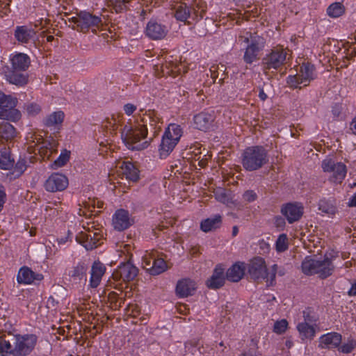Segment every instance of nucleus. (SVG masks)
Instances as JSON below:
<instances>
[{
  "instance_id": "22",
  "label": "nucleus",
  "mask_w": 356,
  "mask_h": 356,
  "mask_svg": "<svg viewBox=\"0 0 356 356\" xmlns=\"http://www.w3.org/2000/svg\"><path fill=\"white\" fill-rule=\"evenodd\" d=\"M214 119L213 113L201 112L194 116L193 120L197 129L207 131L212 127Z\"/></svg>"
},
{
  "instance_id": "11",
  "label": "nucleus",
  "mask_w": 356,
  "mask_h": 356,
  "mask_svg": "<svg viewBox=\"0 0 356 356\" xmlns=\"http://www.w3.org/2000/svg\"><path fill=\"white\" fill-rule=\"evenodd\" d=\"M14 341V356H26L34 348L37 337L35 334L16 335L12 337Z\"/></svg>"
},
{
  "instance_id": "36",
  "label": "nucleus",
  "mask_w": 356,
  "mask_h": 356,
  "mask_svg": "<svg viewBox=\"0 0 356 356\" xmlns=\"http://www.w3.org/2000/svg\"><path fill=\"white\" fill-rule=\"evenodd\" d=\"M318 209L324 213L334 214L337 211L335 201L333 199H322L318 202Z\"/></svg>"
},
{
  "instance_id": "17",
  "label": "nucleus",
  "mask_w": 356,
  "mask_h": 356,
  "mask_svg": "<svg viewBox=\"0 0 356 356\" xmlns=\"http://www.w3.org/2000/svg\"><path fill=\"white\" fill-rule=\"evenodd\" d=\"M68 186V179L63 174L54 173L45 181L44 188L47 191H64Z\"/></svg>"
},
{
  "instance_id": "51",
  "label": "nucleus",
  "mask_w": 356,
  "mask_h": 356,
  "mask_svg": "<svg viewBox=\"0 0 356 356\" xmlns=\"http://www.w3.org/2000/svg\"><path fill=\"white\" fill-rule=\"evenodd\" d=\"M155 257L151 254L145 255L143 257V268L146 269V267H150L152 265L153 259Z\"/></svg>"
},
{
  "instance_id": "25",
  "label": "nucleus",
  "mask_w": 356,
  "mask_h": 356,
  "mask_svg": "<svg viewBox=\"0 0 356 356\" xmlns=\"http://www.w3.org/2000/svg\"><path fill=\"white\" fill-rule=\"evenodd\" d=\"M196 284L190 279H184L177 284V294L181 298L192 296L196 289Z\"/></svg>"
},
{
  "instance_id": "59",
  "label": "nucleus",
  "mask_w": 356,
  "mask_h": 356,
  "mask_svg": "<svg viewBox=\"0 0 356 356\" xmlns=\"http://www.w3.org/2000/svg\"><path fill=\"white\" fill-rule=\"evenodd\" d=\"M350 207H356V193L352 196L348 202Z\"/></svg>"
},
{
  "instance_id": "41",
  "label": "nucleus",
  "mask_w": 356,
  "mask_h": 356,
  "mask_svg": "<svg viewBox=\"0 0 356 356\" xmlns=\"http://www.w3.org/2000/svg\"><path fill=\"white\" fill-rule=\"evenodd\" d=\"M276 250L279 252H284L288 249L289 240L286 234H282L279 236L275 243Z\"/></svg>"
},
{
  "instance_id": "9",
  "label": "nucleus",
  "mask_w": 356,
  "mask_h": 356,
  "mask_svg": "<svg viewBox=\"0 0 356 356\" xmlns=\"http://www.w3.org/2000/svg\"><path fill=\"white\" fill-rule=\"evenodd\" d=\"M316 76V67L309 62L303 63L300 66V72L295 75H289L287 77V83L293 86L295 89H302L298 85L307 86L311 81Z\"/></svg>"
},
{
  "instance_id": "60",
  "label": "nucleus",
  "mask_w": 356,
  "mask_h": 356,
  "mask_svg": "<svg viewBox=\"0 0 356 356\" xmlns=\"http://www.w3.org/2000/svg\"><path fill=\"white\" fill-rule=\"evenodd\" d=\"M350 129L353 133L356 135V117L353 120L350 124Z\"/></svg>"
},
{
  "instance_id": "29",
  "label": "nucleus",
  "mask_w": 356,
  "mask_h": 356,
  "mask_svg": "<svg viewBox=\"0 0 356 356\" xmlns=\"http://www.w3.org/2000/svg\"><path fill=\"white\" fill-rule=\"evenodd\" d=\"M222 216L219 214L208 218L201 222L200 228L204 232H209L220 227Z\"/></svg>"
},
{
  "instance_id": "47",
  "label": "nucleus",
  "mask_w": 356,
  "mask_h": 356,
  "mask_svg": "<svg viewBox=\"0 0 356 356\" xmlns=\"http://www.w3.org/2000/svg\"><path fill=\"white\" fill-rule=\"evenodd\" d=\"M257 199V194L252 190H248L243 194V200L246 202H252Z\"/></svg>"
},
{
  "instance_id": "58",
  "label": "nucleus",
  "mask_w": 356,
  "mask_h": 356,
  "mask_svg": "<svg viewBox=\"0 0 356 356\" xmlns=\"http://www.w3.org/2000/svg\"><path fill=\"white\" fill-rule=\"evenodd\" d=\"M348 294L350 296H354L356 295V282H355L350 290L348 291Z\"/></svg>"
},
{
  "instance_id": "30",
  "label": "nucleus",
  "mask_w": 356,
  "mask_h": 356,
  "mask_svg": "<svg viewBox=\"0 0 356 356\" xmlns=\"http://www.w3.org/2000/svg\"><path fill=\"white\" fill-rule=\"evenodd\" d=\"M19 71H10L6 74V80L11 84L17 87H24L28 82V76L26 74L19 73Z\"/></svg>"
},
{
  "instance_id": "28",
  "label": "nucleus",
  "mask_w": 356,
  "mask_h": 356,
  "mask_svg": "<svg viewBox=\"0 0 356 356\" xmlns=\"http://www.w3.org/2000/svg\"><path fill=\"white\" fill-rule=\"evenodd\" d=\"M224 270L220 267H216L211 278L207 281V285L211 289H218L225 282Z\"/></svg>"
},
{
  "instance_id": "21",
  "label": "nucleus",
  "mask_w": 356,
  "mask_h": 356,
  "mask_svg": "<svg viewBox=\"0 0 356 356\" xmlns=\"http://www.w3.org/2000/svg\"><path fill=\"white\" fill-rule=\"evenodd\" d=\"M43 279V275L33 272L27 266L22 267L17 274V280L19 284H30L35 280L40 281Z\"/></svg>"
},
{
  "instance_id": "54",
  "label": "nucleus",
  "mask_w": 356,
  "mask_h": 356,
  "mask_svg": "<svg viewBox=\"0 0 356 356\" xmlns=\"http://www.w3.org/2000/svg\"><path fill=\"white\" fill-rule=\"evenodd\" d=\"M342 111V106L340 104H335L332 109V113L334 118H339Z\"/></svg>"
},
{
  "instance_id": "52",
  "label": "nucleus",
  "mask_w": 356,
  "mask_h": 356,
  "mask_svg": "<svg viewBox=\"0 0 356 356\" xmlns=\"http://www.w3.org/2000/svg\"><path fill=\"white\" fill-rule=\"evenodd\" d=\"M136 110V106L132 104L128 103L124 106V111L127 115H131Z\"/></svg>"
},
{
  "instance_id": "33",
  "label": "nucleus",
  "mask_w": 356,
  "mask_h": 356,
  "mask_svg": "<svg viewBox=\"0 0 356 356\" xmlns=\"http://www.w3.org/2000/svg\"><path fill=\"white\" fill-rule=\"evenodd\" d=\"M244 275V267L242 265L234 264L230 267L226 273L227 279L231 282H237Z\"/></svg>"
},
{
  "instance_id": "57",
  "label": "nucleus",
  "mask_w": 356,
  "mask_h": 356,
  "mask_svg": "<svg viewBox=\"0 0 356 356\" xmlns=\"http://www.w3.org/2000/svg\"><path fill=\"white\" fill-rule=\"evenodd\" d=\"M210 72L212 79L215 81L218 76V71L216 70V65H213L210 68Z\"/></svg>"
},
{
  "instance_id": "35",
  "label": "nucleus",
  "mask_w": 356,
  "mask_h": 356,
  "mask_svg": "<svg viewBox=\"0 0 356 356\" xmlns=\"http://www.w3.org/2000/svg\"><path fill=\"white\" fill-rule=\"evenodd\" d=\"M167 268L165 261L163 259H153L152 265L150 267H146V270L153 275H159L164 272Z\"/></svg>"
},
{
  "instance_id": "43",
  "label": "nucleus",
  "mask_w": 356,
  "mask_h": 356,
  "mask_svg": "<svg viewBox=\"0 0 356 356\" xmlns=\"http://www.w3.org/2000/svg\"><path fill=\"white\" fill-rule=\"evenodd\" d=\"M216 199L223 204H227L230 202V198L227 191L222 188H219L214 191Z\"/></svg>"
},
{
  "instance_id": "14",
  "label": "nucleus",
  "mask_w": 356,
  "mask_h": 356,
  "mask_svg": "<svg viewBox=\"0 0 356 356\" xmlns=\"http://www.w3.org/2000/svg\"><path fill=\"white\" fill-rule=\"evenodd\" d=\"M138 269L130 261L122 263L118 269L113 273V277L117 280L129 282L137 276Z\"/></svg>"
},
{
  "instance_id": "18",
  "label": "nucleus",
  "mask_w": 356,
  "mask_h": 356,
  "mask_svg": "<svg viewBox=\"0 0 356 356\" xmlns=\"http://www.w3.org/2000/svg\"><path fill=\"white\" fill-rule=\"evenodd\" d=\"M10 62L15 71L24 72L31 65L30 57L24 53L15 52L10 55Z\"/></svg>"
},
{
  "instance_id": "13",
  "label": "nucleus",
  "mask_w": 356,
  "mask_h": 356,
  "mask_svg": "<svg viewBox=\"0 0 356 356\" xmlns=\"http://www.w3.org/2000/svg\"><path fill=\"white\" fill-rule=\"evenodd\" d=\"M144 33L151 40H160L167 35L168 28L159 20L152 18L147 23Z\"/></svg>"
},
{
  "instance_id": "40",
  "label": "nucleus",
  "mask_w": 356,
  "mask_h": 356,
  "mask_svg": "<svg viewBox=\"0 0 356 356\" xmlns=\"http://www.w3.org/2000/svg\"><path fill=\"white\" fill-rule=\"evenodd\" d=\"M0 135L6 139H10L15 136V129L9 122H3L0 124Z\"/></svg>"
},
{
  "instance_id": "31",
  "label": "nucleus",
  "mask_w": 356,
  "mask_h": 356,
  "mask_svg": "<svg viewBox=\"0 0 356 356\" xmlns=\"http://www.w3.org/2000/svg\"><path fill=\"white\" fill-rule=\"evenodd\" d=\"M65 114L63 111H55L49 115L44 120V124L47 127H55V129H60L62 123L63 122Z\"/></svg>"
},
{
  "instance_id": "4",
  "label": "nucleus",
  "mask_w": 356,
  "mask_h": 356,
  "mask_svg": "<svg viewBox=\"0 0 356 356\" xmlns=\"http://www.w3.org/2000/svg\"><path fill=\"white\" fill-rule=\"evenodd\" d=\"M238 40L241 44H246L243 60L246 64L251 65L259 59V55L265 46L262 37L247 32L244 36L240 35Z\"/></svg>"
},
{
  "instance_id": "55",
  "label": "nucleus",
  "mask_w": 356,
  "mask_h": 356,
  "mask_svg": "<svg viewBox=\"0 0 356 356\" xmlns=\"http://www.w3.org/2000/svg\"><path fill=\"white\" fill-rule=\"evenodd\" d=\"M275 225L277 227H283L285 225V220L281 216H277L275 218Z\"/></svg>"
},
{
  "instance_id": "39",
  "label": "nucleus",
  "mask_w": 356,
  "mask_h": 356,
  "mask_svg": "<svg viewBox=\"0 0 356 356\" xmlns=\"http://www.w3.org/2000/svg\"><path fill=\"white\" fill-rule=\"evenodd\" d=\"M14 160L10 158V152L4 149L0 151V168L9 170L13 166Z\"/></svg>"
},
{
  "instance_id": "26",
  "label": "nucleus",
  "mask_w": 356,
  "mask_h": 356,
  "mask_svg": "<svg viewBox=\"0 0 356 356\" xmlns=\"http://www.w3.org/2000/svg\"><path fill=\"white\" fill-rule=\"evenodd\" d=\"M121 173L129 181L136 182L139 179V170L130 161H122L120 166Z\"/></svg>"
},
{
  "instance_id": "53",
  "label": "nucleus",
  "mask_w": 356,
  "mask_h": 356,
  "mask_svg": "<svg viewBox=\"0 0 356 356\" xmlns=\"http://www.w3.org/2000/svg\"><path fill=\"white\" fill-rule=\"evenodd\" d=\"M6 201V193L3 187L0 185V212L1 211Z\"/></svg>"
},
{
  "instance_id": "27",
  "label": "nucleus",
  "mask_w": 356,
  "mask_h": 356,
  "mask_svg": "<svg viewBox=\"0 0 356 356\" xmlns=\"http://www.w3.org/2000/svg\"><path fill=\"white\" fill-rule=\"evenodd\" d=\"M105 270L106 268L103 264L99 261L94 262L91 268L90 279V285L92 288H96L99 284Z\"/></svg>"
},
{
  "instance_id": "20",
  "label": "nucleus",
  "mask_w": 356,
  "mask_h": 356,
  "mask_svg": "<svg viewBox=\"0 0 356 356\" xmlns=\"http://www.w3.org/2000/svg\"><path fill=\"white\" fill-rule=\"evenodd\" d=\"M35 34L34 29L26 25L17 26L14 31L15 39L22 44L29 43Z\"/></svg>"
},
{
  "instance_id": "19",
  "label": "nucleus",
  "mask_w": 356,
  "mask_h": 356,
  "mask_svg": "<svg viewBox=\"0 0 356 356\" xmlns=\"http://www.w3.org/2000/svg\"><path fill=\"white\" fill-rule=\"evenodd\" d=\"M303 316L305 321L299 323L297 325L300 337L302 340L305 339H312L315 336L316 331L314 326L309 323L315 322L316 320L312 319L305 312L303 313Z\"/></svg>"
},
{
  "instance_id": "61",
  "label": "nucleus",
  "mask_w": 356,
  "mask_h": 356,
  "mask_svg": "<svg viewBox=\"0 0 356 356\" xmlns=\"http://www.w3.org/2000/svg\"><path fill=\"white\" fill-rule=\"evenodd\" d=\"M216 70L218 71L222 72V75H224L225 70H226V67L224 65H220L216 66Z\"/></svg>"
},
{
  "instance_id": "42",
  "label": "nucleus",
  "mask_w": 356,
  "mask_h": 356,
  "mask_svg": "<svg viewBox=\"0 0 356 356\" xmlns=\"http://www.w3.org/2000/svg\"><path fill=\"white\" fill-rule=\"evenodd\" d=\"M87 271V266L83 264H79L76 266H75L72 271V277L74 278H78L79 280L82 279L86 276V273Z\"/></svg>"
},
{
  "instance_id": "45",
  "label": "nucleus",
  "mask_w": 356,
  "mask_h": 356,
  "mask_svg": "<svg viewBox=\"0 0 356 356\" xmlns=\"http://www.w3.org/2000/svg\"><path fill=\"white\" fill-rule=\"evenodd\" d=\"M288 322L285 319L277 321L275 323L273 327V331L279 334H283L287 328Z\"/></svg>"
},
{
  "instance_id": "10",
  "label": "nucleus",
  "mask_w": 356,
  "mask_h": 356,
  "mask_svg": "<svg viewBox=\"0 0 356 356\" xmlns=\"http://www.w3.org/2000/svg\"><path fill=\"white\" fill-rule=\"evenodd\" d=\"M17 99L0 91V119L16 121L21 117L20 112L15 109Z\"/></svg>"
},
{
  "instance_id": "44",
  "label": "nucleus",
  "mask_w": 356,
  "mask_h": 356,
  "mask_svg": "<svg viewBox=\"0 0 356 356\" xmlns=\"http://www.w3.org/2000/svg\"><path fill=\"white\" fill-rule=\"evenodd\" d=\"M70 158L69 152L65 150L56 159L52 165L54 168H60L67 163Z\"/></svg>"
},
{
  "instance_id": "37",
  "label": "nucleus",
  "mask_w": 356,
  "mask_h": 356,
  "mask_svg": "<svg viewBox=\"0 0 356 356\" xmlns=\"http://www.w3.org/2000/svg\"><path fill=\"white\" fill-rule=\"evenodd\" d=\"M326 12L330 17L337 18L345 13V7L341 2H334L327 7Z\"/></svg>"
},
{
  "instance_id": "3",
  "label": "nucleus",
  "mask_w": 356,
  "mask_h": 356,
  "mask_svg": "<svg viewBox=\"0 0 356 356\" xmlns=\"http://www.w3.org/2000/svg\"><path fill=\"white\" fill-rule=\"evenodd\" d=\"M267 150L262 146H252L246 148L243 154L241 163L248 171L260 169L268 162Z\"/></svg>"
},
{
  "instance_id": "63",
  "label": "nucleus",
  "mask_w": 356,
  "mask_h": 356,
  "mask_svg": "<svg viewBox=\"0 0 356 356\" xmlns=\"http://www.w3.org/2000/svg\"><path fill=\"white\" fill-rule=\"evenodd\" d=\"M238 233V228L237 226H234L232 228V236H236Z\"/></svg>"
},
{
  "instance_id": "56",
  "label": "nucleus",
  "mask_w": 356,
  "mask_h": 356,
  "mask_svg": "<svg viewBox=\"0 0 356 356\" xmlns=\"http://www.w3.org/2000/svg\"><path fill=\"white\" fill-rule=\"evenodd\" d=\"M11 0H0V7L4 10L10 9Z\"/></svg>"
},
{
  "instance_id": "7",
  "label": "nucleus",
  "mask_w": 356,
  "mask_h": 356,
  "mask_svg": "<svg viewBox=\"0 0 356 356\" xmlns=\"http://www.w3.org/2000/svg\"><path fill=\"white\" fill-rule=\"evenodd\" d=\"M289 50L282 45L273 47L262 58V66L264 70H277L285 65L288 57Z\"/></svg>"
},
{
  "instance_id": "64",
  "label": "nucleus",
  "mask_w": 356,
  "mask_h": 356,
  "mask_svg": "<svg viewBox=\"0 0 356 356\" xmlns=\"http://www.w3.org/2000/svg\"><path fill=\"white\" fill-rule=\"evenodd\" d=\"M189 346H191V347H193V343L192 342H187V343H185V348H188V350H190Z\"/></svg>"
},
{
  "instance_id": "2",
  "label": "nucleus",
  "mask_w": 356,
  "mask_h": 356,
  "mask_svg": "<svg viewBox=\"0 0 356 356\" xmlns=\"http://www.w3.org/2000/svg\"><path fill=\"white\" fill-rule=\"evenodd\" d=\"M207 9L204 0H193L189 4L180 3L174 7V17L177 21L186 24H196L204 17Z\"/></svg>"
},
{
  "instance_id": "50",
  "label": "nucleus",
  "mask_w": 356,
  "mask_h": 356,
  "mask_svg": "<svg viewBox=\"0 0 356 356\" xmlns=\"http://www.w3.org/2000/svg\"><path fill=\"white\" fill-rule=\"evenodd\" d=\"M40 110V106L37 104H31L27 106V112L32 115L38 114Z\"/></svg>"
},
{
  "instance_id": "6",
  "label": "nucleus",
  "mask_w": 356,
  "mask_h": 356,
  "mask_svg": "<svg viewBox=\"0 0 356 356\" xmlns=\"http://www.w3.org/2000/svg\"><path fill=\"white\" fill-rule=\"evenodd\" d=\"M277 270V265L273 264L268 273L264 259L259 257L252 259L248 266V273L252 279L254 280L266 279L268 285L273 284Z\"/></svg>"
},
{
  "instance_id": "24",
  "label": "nucleus",
  "mask_w": 356,
  "mask_h": 356,
  "mask_svg": "<svg viewBox=\"0 0 356 356\" xmlns=\"http://www.w3.org/2000/svg\"><path fill=\"white\" fill-rule=\"evenodd\" d=\"M99 232L95 230H90L88 228L87 233L81 234L82 241H79L87 250H92L99 245V241L101 238Z\"/></svg>"
},
{
  "instance_id": "46",
  "label": "nucleus",
  "mask_w": 356,
  "mask_h": 356,
  "mask_svg": "<svg viewBox=\"0 0 356 356\" xmlns=\"http://www.w3.org/2000/svg\"><path fill=\"white\" fill-rule=\"evenodd\" d=\"M109 1L117 13H122L126 10V4L127 3L126 0H109Z\"/></svg>"
},
{
  "instance_id": "16",
  "label": "nucleus",
  "mask_w": 356,
  "mask_h": 356,
  "mask_svg": "<svg viewBox=\"0 0 356 356\" xmlns=\"http://www.w3.org/2000/svg\"><path fill=\"white\" fill-rule=\"evenodd\" d=\"M304 208L299 203H287L281 208L282 214L286 218L288 222L292 224L298 221L303 215Z\"/></svg>"
},
{
  "instance_id": "1",
  "label": "nucleus",
  "mask_w": 356,
  "mask_h": 356,
  "mask_svg": "<svg viewBox=\"0 0 356 356\" xmlns=\"http://www.w3.org/2000/svg\"><path fill=\"white\" fill-rule=\"evenodd\" d=\"M150 114H144L137 119L134 124H127L124 125L121 131V138L125 145L131 150H142L147 148L150 141L144 140L147 135L148 120H150Z\"/></svg>"
},
{
  "instance_id": "34",
  "label": "nucleus",
  "mask_w": 356,
  "mask_h": 356,
  "mask_svg": "<svg viewBox=\"0 0 356 356\" xmlns=\"http://www.w3.org/2000/svg\"><path fill=\"white\" fill-rule=\"evenodd\" d=\"M318 265H319L318 260L307 257L302 262V270L307 275L316 274Z\"/></svg>"
},
{
  "instance_id": "32",
  "label": "nucleus",
  "mask_w": 356,
  "mask_h": 356,
  "mask_svg": "<svg viewBox=\"0 0 356 356\" xmlns=\"http://www.w3.org/2000/svg\"><path fill=\"white\" fill-rule=\"evenodd\" d=\"M318 264L316 268V274L321 278L324 279L332 275L334 270V266L329 258H325L323 261L318 260Z\"/></svg>"
},
{
  "instance_id": "5",
  "label": "nucleus",
  "mask_w": 356,
  "mask_h": 356,
  "mask_svg": "<svg viewBox=\"0 0 356 356\" xmlns=\"http://www.w3.org/2000/svg\"><path fill=\"white\" fill-rule=\"evenodd\" d=\"M70 22L76 25L78 31L84 33L90 30L94 33L102 26L101 15H94L86 10L79 11L76 16L71 17Z\"/></svg>"
},
{
  "instance_id": "8",
  "label": "nucleus",
  "mask_w": 356,
  "mask_h": 356,
  "mask_svg": "<svg viewBox=\"0 0 356 356\" xmlns=\"http://www.w3.org/2000/svg\"><path fill=\"white\" fill-rule=\"evenodd\" d=\"M182 135V130L179 125L171 124L165 130L160 145V156L161 158L167 157L173 150Z\"/></svg>"
},
{
  "instance_id": "12",
  "label": "nucleus",
  "mask_w": 356,
  "mask_h": 356,
  "mask_svg": "<svg viewBox=\"0 0 356 356\" xmlns=\"http://www.w3.org/2000/svg\"><path fill=\"white\" fill-rule=\"evenodd\" d=\"M321 167L324 172L332 174L330 180L335 183H341L347 172L345 164L341 162L335 163L330 158L324 159L322 161Z\"/></svg>"
},
{
  "instance_id": "15",
  "label": "nucleus",
  "mask_w": 356,
  "mask_h": 356,
  "mask_svg": "<svg viewBox=\"0 0 356 356\" xmlns=\"http://www.w3.org/2000/svg\"><path fill=\"white\" fill-rule=\"evenodd\" d=\"M134 222V218L127 210L118 209L113 216L112 224L114 229L117 231H124L132 225Z\"/></svg>"
},
{
  "instance_id": "38",
  "label": "nucleus",
  "mask_w": 356,
  "mask_h": 356,
  "mask_svg": "<svg viewBox=\"0 0 356 356\" xmlns=\"http://www.w3.org/2000/svg\"><path fill=\"white\" fill-rule=\"evenodd\" d=\"M15 341H12L6 339V337H0V353L1 355H14V343Z\"/></svg>"
},
{
  "instance_id": "23",
  "label": "nucleus",
  "mask_w": 356,
  "mask_h": 356,
  "mask_svg": "<svg viewBox=\"0 0 356 356\" xmlns=\"http://www.w3.org/2000/svg\"><path fill=\"white\" fill-rule=\"evenodd\" d=\"M341 335L337 332H330L322 335L319 338L318 347L321 348H334L339 346L341 342Z\"/></svg>"
},
{
  "instance_id": "48",
  "label": "nucleus",
  "mask_w": 356,
  "mask_h": 356,
  "mask_svg": "<svg viewBox=\"0 0 356 356\" xmlns=\"http://www.w3.org/2000/svg\"><path fill=\"white\" fill-rule=\"evenodd\" d=\"M26 169V161L24 160H19L15 166L14 173H16L17 176H19L25 171Z\"/></svg>"
},
{
  "instance_id": "62",
  "label": "nucleus",
  "mask_w": 356,
  "mask_h": 356,
  "mask_svg": "<svg viewBox=\"0 0 356 356\" xmlns=\"http://www.w3.org/2000/svg\"><path fill=\"white\" fill-rule=\"evenodd\" d=\"M259 98H260L261 100H263V101H264V100L267 98V95H266V94L264 92V90H260V91H259Z\"/></svg>"
},
{
  "instance_id": "49",
  "label": "nucleus",
  "mask_w": 356,
  "mask_h": 356,
  "mask_svg": "<svg viewBox=\"0 0 356 356\" xmlns=\"http://www.w3.org/2000/svg\"><path fill=\"white\" fill-rule=\"evenodd\" d=\"M355 344V341H351L340 346L339 350L343 353H350L354 349Z\"/></svg>"
}]
</instances>
